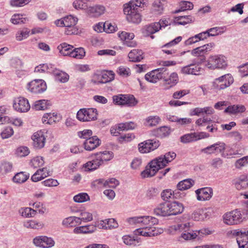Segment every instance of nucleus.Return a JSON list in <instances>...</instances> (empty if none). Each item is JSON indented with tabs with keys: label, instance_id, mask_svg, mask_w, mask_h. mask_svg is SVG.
I'll list each match as a JSON object with an SVG mask.
<instances>
[{
	"label": "nucleus",
	"instance_id": "obj_36",
	"mask_svg": "<svg viewBox=\"0 0 248 248\" xmlns=\"http://www.w3.org/2000/svg\"><path fill=\"white\" fill-rule=\"evenodd\" d=\"M195 184L194 181L191 179H186L178 183L177 187L178 190L183 191L191 187Z\"/></svg>",
	"mask_w": 248,
	"mask_h": 248
},
{
	"label": "nucleus",
	"instance_id": "obj_54",
	"mask_svg": "<svg viewBox=\"0 0 248 248\" xmlns=\"http://www.w3.org/2000/svg\"><path fill=\"white\" fill-rule=\"evenodd\" d=\"M45 162L41 156H37L33 158L30 162V165L34 168H37L42 166Z\"/></svg>",
	"mask_w": 248,
	"mask_h": 248
},
{
	"label": "nucleus",
	"instance_id": "obj_7",
	"mask_svg": "<svg viewBox=\"0 0 248 248\" xmlns=\"http://www.w3.org/2000/svg\"><path fill=\"white\" fill-rule=\"evenodd\" d=\"M233 82V78L230 74H227L215 79L214 86L219 89L229 87Z\"/></svg>",
	"mask_w": 248,
	"mask_h": 248
},
{
	"label": "nucleus",
	"instance_id": "obj_24",
	"mask_svg": "<svg viewBox=\"0 0 248 248\" xmlns=\"http://www.w3.org/2000/svg\"><path fill=\"white\" fill-rule=\"evenodd\" d=\"M49 175V172L46 168L38 170L31 176V179L33 182H36L40 181Z\"/></svg>",
	"mask_w": 248,
	"mask_h": 248
},
{
	"label": "nucleus",
	"instance_id": "obj_46",
	"mask_svg": "<svg viewBox=\"0 0 248 248\" xmlns=\"http://www.w3.org/2000/svg\"><path fill=\"white\" fill-rule=\"evenodd\" d=\"M89 2V0H75L73 3V5L77 10H84L88 8Z\"/></svg>",
	"mask_w": 248,
	"mask_h": 248
},
{
	"label": "nucleus",
	"instance_id": "obj_45",
	"mask_svg": "<svg viewBox=\"0 0 248 248\" xmlns=\"http://www.w3.org/2000/svg\"><path fill=\"white\" fill-rule=\"evenodd\" d=\"M194 18L191 16H180L175 18V22L178 25H185L193 21Z\"/></svg>",
	"mask_w": 248,
	"mask_h": 248
},
{
	"label": "nucleus",
	"instance_id": "obj_38",
	"mask_svg": "<svg viewBox=\"0 0 248 248\" xmlns=\"http://www.w3.org/2000/svg\"><path fill=\"white\" fill-rule=\"evenodd\" d=\"M30 174L24 172L17 173L13 177V181L16 183L22 184L25 182L29 178Z\"/></svg>",
	"mask_w": 248,
	"mask_h": 248
},
{
	"label": "nucleus",
	"instance_id": "obj_20",
	"mask_svg": "<svg viewBox=\"0 0 248 248\" xmlns=\"http://www.w3.org/2000/svg\"><path fill=\"white\" fill-rule=\"evenodd\" d=\"M101 142V140L96 136H94L86 139L83 145L86 150L91 151L99 146Z\"/></svg>",
	"mask_w": 248,
	"mask_h": 248
},
{
	"label": "nucleus",
	"instance_id": "obj_59",
	"mask_svg": "<svg viewBox=\"0 0 248 248\" xmlns=\"http://www.w3.org/2000/svg\"><path fill=\"white\" fill-rule=\"evenodd\" d=\"M24 225L26 228L34 229H38L42 227L41 223L32 220L25 222Z\"/></svg>",
	"mask_w": 248,
	"mask_h": 248
},
{
	"label": "nucleus",
	"instance_id": "obj_19",
	"mask_svg": "<svg viewBox=\"0 0 248 248\" xmlns=\"http://www.w3.org/2000/svg\"><path fill=\"white\" fill-rule=\"evenodd\" d=\"M225 149V144L218 142L202 149V152L206 154L221 153Z\"/></svg>",
	"mask_w": 248,
	"mask_h": 248
},
{
	"label": "nucleus",
	"instance_id": "obj_41",
	"mask_svg": "<svg viewBox=\"0 0 248 248\" xmlns=\"http://www.w3.org/2000/svg\"><path fill=\"white\" fill-rule=\"evenodd\" d=\"M19 213L23 217H31L36 215V211L30 207H24L19 209Z\"/></svg>",
	"mask_w": 248,
	"mask_h": 248
},
{
	"label": "nucleus",
	"instance_id": "obj_35",
	"mask_svg": "<svg viewBox=\"0 0 248 248\" xmlns=\"http://www.w3.org/2000/svg\"><path fill=\"white\" fill-rule=\"evenodd\" d=\"M78 217H69L64 218L62 221V225L66 227H73L79 224Z\"/></svg>",
	"mask_w": 248,
	"mask_h": 248
},
{
	"label": "nucleus",
	"instance_id": "obj_52",
	"mask_svg": "<svg viewBox=\"0 0 248 248\" xmlns=\"http://www.w3.org/2000/svg\"><path fill=\"white\" fill-rule=\"evenodd\" d=\"M161 121L158 116H151L146 119V125L150 126H154L158 124Z\"/></svg>",
	"mask_w": 248,
	"mask_h": 248
},
{
	"label": "nucleus",
	"instance_id": "obj_17",
	"mask_svg": "<svg viewBox=\"0 0 248 248\" xmlns=\"http://www.w3.org/2000/svg\"><path fill=\"white\" fill-rule=\"evenodd\" d=\"M197 199L199 201L209 200L213 195V190L211 188L206 187L197 189L195 191Z\"/></svg>",
	"mask_w": 248,
	"mask_h": 248
},
{
	"label": "nucleus",
	"instance_id": "obj_1",
	"mask_svg": "<svg viewBox=\"0 0 248 248\" xmlns=\"http://www.w3.org/2000/svg\"><path fill=\"white\" fill-rule=\"evenodd\" d=\"M176 156V154L173 152H169L159 156L150 162L145 170L141 172V176L146 178L154 176L159 170L174 159Z\"/></svg>",
	"mask_w": 248,
	"mask_h": 248
},
{
	"label": "nucleus",
	"instance_id": "obj_61",
	"mask_svg": "<svg viewBox=\"0 0 248 248\" xmlns=\"http://www.w3.org/2000/svg\"><path fill=\"white\" fill-rule=\"evenodd\" d=\"M203 211L201 209H197L193 212L192 214V218L195 221L202 220L204 218Z\"/></svg>",
	"mask_w": 248,
	"mask_h": 248
},
{
	"label": "nucleus",
	"instance_id": "obj_57",
	"mask_svg": "<svg viewBox=\"0 0 248 248\" xmlns=\"http://www.w3.org/2000/svg\"><path fill=\"white\" fill-rule=\"evenodd\" d=\"M76 202H83L90 200L89 195L86 193H80L75 195L73 198Z\"/></svg>",
	"mask_w": 248,
	"mask_h": 248
},
{
	"label": "nucleus",
	"instance_id": "obj_58",
	"mask_svg": "<svg viewBox=\"0 0 248 248\" xmlns=\"http://www.w3.org/2000/svg\"><path fill=\"white\" fill-rule=\"evenodd\" d=\"M79 222L80 224L81 222H87L93 220V215L91 213L86 212H82L80 213V217H79Z\"/></svg>",
	"mask_w": 248,
	"mask_h": 248
},
{
	"label": "nucleus",
	"instance_id": "obj_63",
	"mask_svg": "<svg viewBox=\"0 0 248 248\" xmlns=\"http://www.w3.org/2000/svg\"><path fill=\"white\" fill-rule=\"evenodd\" d=\"M93 132L90 129H84L78 132V136L81 139H88L92 137Z\"/></svg>",
	"mask_w": 248,
	"mask_h": 248
},
{
	"label": "nucleus",
	"instance_id": "obj_2",
	"mask_svg": "<svg viewBox=\"0 0 248 248\" xmlns=\"http://www.w3.org/2000/svg\"><path fill=\"white\" fill-rule=\"evenodd\" d=\"M97 110L95 108H83L77 113V119L81 122L94 121L97 119Z\"/></svg>",
	"mask_w": 248,
	"mask_h": 248
},
{
	"label": "nucleus",
	"instance_id": "obj_11",
	"mask_svg": "<svg viewBox=\"0 0 248 248\" xmlns=\"http://www.w3.org/2000/svg\"><path fill=\"white\" fill-rule=\"evenodd\" d=\"M64 27H67L65 31L67 35H71L77 33V30L74 28L78 22V18L71 15L63 17Z\"/></svg>",
	"mask_w": 248,
	"mask_h": 248
},
{
	"label": "nucleus",
	"instance_id": "obj_48",
	"mask_svg": "<svg viewBox=\"0 0 248 248\" xmlns=\"http://www.w3.org/2000/svg\"><path fill=\"white\" fill-rule=\"evenodd\" d=\"M56 72L54 75L56 80L62 83L66 82L68 80L69 75L67 73L59 69L57 71H56Z\"/></svg>",
	"mask_w": 248,
	"mask_h": 248
},
{
	"label": "nucleus",
	"instance_id": "obj_37",
	"mask_svg": "<svg viewBox=\"0 0 248 248\" xmlns=\"http://www.w3.org/2000/svg\"><path fill=\"white\" fill-rule=\"evenodd\" d=\"M114 74L112 71H106L103 73L99 78L98 83H106L114 79Z\"/></svg>",
	"mask_w": 248,
	"mask_h": 248
},
{
	"label": "nucleus",
	"instance_id": "obj_14",
	"mask_svg": "<svg viewBox=\"0 0 248 248\" xmlns=\"http://www.w3.org/2000/svg\"><path fill=\"white\" fill-rule=\"evenodd\" d=\"M13 107L15 110L20 112H27L31 108L28 100L23 97H19L14 100Z\"/></svg>",
	"mask_w": 248,
	"mask_h": 248
},
{
	"label": "nucleus",
	"instance_id": "obj_30",
	"mask_svg": "<svg viewBox=\"0 0 248 248\" xmlns=\"http://www.w3.org/2000/svg\"><path fill=\"white\" fill-rule=\"evenodd\" d=\"M105 8L101 5H96L90 7L89 9V13L91 16L93 17H98L104 14Z\"/></svg>",
	"mask_w": 248,
	"mask_h": 248
},
{
	"label": "nucleus",
	"instance_id": "obj_49",
	"mask_svg": "<svg viewBox=\"0 0 248 248\" xmlns=\"http://www.w3.org/2000/svg\"><path fill=\"white\" fill-rule=\"evenodd\" d=\"M85 55L84 49L82 47H79L72 49L71 52V57L76 59H82Z\"/></svg>",
	"mask_w": 248,
	"mask_h": 248
},
{
	"label": "nucleus",
	"instance_id": "obj_23",
	"mask_svg": "<svg viewBox=\"0 0 248 248\" xmlns=\"http://www.w3.org/2000/svg\"><path fill=\"white\" fill-rule=\"evenodd\" d=\"M168 202H164L159 204L154 209V213L158 216H169L170 215Z\"/></svg>",
	"mask_w": 248,
	"mask_h": 248
},
{
	"label": "nucleus",
	"instance_id": "obj_47",
	"mask_svg": "<svg viewBox=\"0 0 248 248\" xmlns=\"http://www.w3.org/2000/svg\"><path fill=\"white\" fill-rule=\"evenodd\" d=\"M138 5L134 2H129L128 3L124 4L123 9L124 14L127 16L136 9V7Z\"/></svg>",
	"mask_w": 248,
	"mask_h": 248
},
{
	"label": "nucleus",
	"instance_id": "obj_5",
	"mask_svg": "<svg viewBox=\"0 0 248 248\" xmlns=\"http://www.w3.org/2000/svg\"><path fill=\"white\" fill-rule=\"evenodd\" d=\"M113 103L118 105H127L129 107L135 106L137 101L132 95L118 94L113 96Z\"/></svg>",
	"mask_w": 248,
	"mask_h": 248
},
{
	"label": "nucleus",
	"instance_id": "obj_42",
	"mask_svg": "<svg viewBox=\"0 0 248 248\" xmlns=\"http://www.w3.org/2000/svg\"><path fill=\"white\" fill-rule=\"evenodd\" d=\"M10 21L14 24H21L26 23L28 19L22 15L15 14L12 16Z\"/></svg>",
	"mask_w": 248,
	"mask_h": 248
},
{
	"label": "nucleus",
	"instance_id": "obj_44",
	"mask_svg": "<svg viewBox=\"0 0 248 248\" xmlns=\"http://www.w3.org/2000/svg\"><path fill=\"white\" fill-rule=\"evenodd\" d=\"M127 20L130 22L134 23H139L141 21V16L137 11V8L133 13L126 16Z\"/></svg>",
	"mask_w": 248,
	"mask_h": 248
},
{
	"label": "nucleus",
	"instance_id": "obj_34",
	"mask_svg": "<svg viewBox=\"0 0 248 248\" xmlns=\"http://www.w3.org/2000/svg\"><path fill=\"white\" fill-rule=\"evenodd\" d=\"M158 70L156 69L147 73L145 75V79L151 83H155L160 80Z\"/></svg>",
	"mask_w": 248,
	"mask_h": 248
},
{
	"label": "nucleus",
	"instance_id": "obj_50",
	"mask_svg": "<svg viewBox=\"0 0 248 248\" xmlns=\"http://www.w3.org/2000/svg\"><path fill=\"white\" fill-rule=\"evenodd\" d=\"M30 32V31L27 29L18 31L16 34V39L18 41L25 39L29 37Z\"/></svg>",
	"mask_w": 248,
	"mask_h": 248
},
{
	"label": "nucleus",
	"instance_id": "obj_53",
	"mask_svg": "<svg viewBox=\"0 0 248 248\" xmlns=\"http://www.w3.org/2000/svg\"><path fill=\"white\" fill-rule=\"evenodd\" d=\"M178 81V75L175 72H173L169 75V77L165 79L166 84L170 85V86L175 85Z\"/></svg>",
	"mask_w": 248,
	"mask_h": 248
},
{
	"label": "nucleus",
	"instance_id": "obj_39",
	"mask_svg": "<svg viewBox=\"0 0 248 248\" xmlns=\"http://www.w3.org/2000/svg\"><path fill=\"white\" fill-rule=\"evenodd\" d=\"M124 243L127 245H137L139 242V237L137 235H124L122 238Z\"/></svg>",
	"mask_w": 248,
	"mask_h": 248
},
{
	"label": "nucleus",
	"instance_id": "obj_21",
	"mask_svg": "<svg viewBox=\"0 0 248 248\" xmlns=\"http://www.w3.org/2000/svg\"><path fill=\"white\" fill-rule=\"evenodd\" d=\"M118 34L120 39L124 41V44L127 46L134 47L136 46V43L132 41L135 36L133 33L122 31Z\"/></svg>",
	"mask_w": 248,
	"mask_h": 248
},
{
	"label": "nucleus",
	"instance_id": "obj_25",
	"mask_svg": "<svg viewBox=\"0 0 248 248\" xmlns=\"http://www.w3.org/2000/svg\"><path fill=\"white\" fill-rule=\"evenodd\" d=\"M166 4V0H155L152 5L153 12L156 15L162 14L164 9V6Z\"/></svg>",
	"mask_w": 248,
	"mask_h": 248
},
{
	"label": "nucleus",
	"instance_id": "obj_62",
	"mask_svg": "<svg viewBox=\"0 0 248 248\" xmlns=\"http://www.w3.org/2000/svg\"><path fill=\"white\" fill-rule=\"evenodd\" d=\"M147 140V145L148 146V147H150V149H149V153L157 149L160 145L159 142L157 140Z\"/></svg>",
	"mask_w": 248,
	"mask_h": 248
},
{
	"label": "nucleus",
	"instance_id": "obj_29",
	"mask_svg": "<svg viewBox=\"0 0 248 248\" xmlns=\"http://www.w3.org/2000/svg\"><path fill=\"white\" fill-rule=\"evenodd\" d=\"M95 155L100 161L102 165L104 161L111 160L113 157V153L111 151H105L96 153Z\"/></svg>",
	"mask_w": 248,
	"mask_h": 248
},
{
	"label": "nucleus",
	"instance_id": "obj_10",
	"mask_svg": "<svg viewBox=\"0 0 248 248\" xmlns=\"http://www.w3.org/2000/svg\"><path fill=\"white\" fill-rule=\"evenodd\" d=\"M232 234L237 237L239 248H248V231L235 230L232 231Z\"/></svg>",
	"mask_w": 248,
	"mask_h": 248
},
{
	"label": "nucleus",
	"instance_id": "obj_27",
	"mask_svg": "<svg viewBox=\"0 0 248 248\" xmlns=\"http://www.w3.org/2000/svg\"><path fill=\"white\" fill-rule=\"evenodd\" d=\"M143 52L141 50L133 49L128 54L130 61L133 62H139L143 59Z\"/></svg>",
	"mask_w": 248,
	"mask_h": 248
},
{
	"label": "nucleus",
	"instance_id": "obj_55",
	"mask_svg": "<svg viewBox=\"0 0 248 248\" xmlns=\"http://www.w3.org/2000/svg\"><path fill=\"white\" fill-rule=\"evenodd\" d=\"M193 8V4L189 1H183L180 3V9L176 10L175 13H178L181 11L191 10Z\"/></svg>",
	"mask_w": 248,
	"mask_h": 248
},
{
	"label": "nucleus",
	"instance_id": "obj_60",
	"mask_svg": "<svg viewBox=\"0 0 248 248\" xmlns=\"http://www.w3.org/2000/svg\"><path fill=\"white\" fill-rule=\"evenodd\" d=\"M119 184L118 180L115 178H112L105 181L104 183V187H109L115 188Z\"/></svg>",
	"mask_w": 248,
	"mask_h": 248
},
{
	"label": "nucleus",
	"instance_id": "obj_15",
	"mask_svg": "<svg viewBox=\"0 0 248 248\" xmlns=\"http://www.w3.org/2000/svg\"><path fill=\"white\" fill-rule=\"evenodd\" d=\"M33 244L37 247L42 248H49L54 245V241L50 237L39 236L33 239Z\"/></svg>",
	"mask_w": 248,
	"mask_h": 248
},
{
	"label": "nucleus",
	"instance_id": "obj_40",
	"mask_svg": "<svg viewBox=\"0 0 248 248\" xmlns=\"http://www.w3.org/2000/svg\"><path fill=\"white\" fill-rule=\"evenodd\" d=\"M57 114L55 113H45L42 119L43 123L52 124L55 122L57 120Z\"/></svg>",
	"mask_w": 248,
	"mask_h": 248
},
{
	"label": "nucleus",
	"instance_id": "obj_28",
	"mask_svg": "<svg viewBox=\"0 0 248 248\" xmlns=\"http://www.w3.org/2000/svg\"><path fill=\"white\" fill-rule=\"evenodd\" d=\"M96 230V226L90 224L86 226H82L76 227L74 229L75 233H92Z\"/></svg>",
	"mask_w": 248,
	"mask_h": 248
},
{
	"label": "nucleus",
	"instance_id": "obj_3",
	"mask_svg": "<svg viewBox=\"0 0 248 248\" xmlns=\"http://www.w3.org/2000/svg\"><path fill=\"white\" fill-rule=\"evenodd\" d=\"M227 63L226 58L223 56H211L209 57L205 66L210 69H224L226 67Z\"/></svg>",
	"mask_w": 248,
	"mask_h": 248
},
{
	"label": "nucleus",
	"instance_id": "obj_9",
	"mask_svg": "<svg viewBox=\"0 0 248 248\" xmlns=\"http://www.w3.org/2000/svg\"><path fill=\"white\" fill-rule=\"evenodd\" d=\"M28 89L34 93H41L46 89V85L42 79H35L28 84Z\"/></svg>",
	"mask_w": 248,
	"mask_h": 248
},
{
	"label": "nucleus",
	"instance_id": "obj_8",
	"mask_svg": "<svg viewBox=\"0 0 248 248\" xmlns=\"http://www.w3.org/2000/svg\"><path fill=\"white\" fill-rule=\"evenodd\" d=\"M214 46V43H210L193 49L191 51V53L194 56L201 57V62L200 63H202L205 60V57L203 56L204 54L210 51Z\"/></svg>",
	"mask_w": 248,
	"mask_h": 248
},
{
	"label": "nucleus",
	"instance_id": "obj_12",
	"mask_svg": "<svg viewBox=\"0 0 248 248\" xmlns=\"http://www.w3.org/2000/svg\"><path fill=\"white\" fill-rule=\"evenodd\" d=\"M179 229L183 231L181 237L186 240H190L194 239L198 236L196 231H194L190 229V223L188 222L185 224L178 225Z\"/></svg>",
	"mask_w": 248,
	"mask_h": 248
},
{
	"label": "nucleus",
	"instance_id": "obj_18",
	"mask_svg": "<svg viewBox=\"0 0 248 248\" xmlns=\"http://www.w3.org/2000/svg\"><path fill=\"white\" fill-rule=\"evenodd\" d=\"M33 141V145L36 149H41L45 146L46 138L43 132L38 131L33 134L31 137Z\"/></svg>",
	"mask_w": 248,
	"mask_h": 248
},
{
	"label": "nucleus",
	"instance_id": "obj_4",
	"mask_svg": "<svg viewBox=\"0 0 248 248\" xmlns=\"http://www.w3.org/2000/svg\"><path fill=\"white\" fill-rule=\"evenodd\" d=\"M243 218L242 212L238 209L227 212L223 215L224 223L229 225L239 224L242 221Z\"/></svg>",
	"mask_w": 248,
	"mask_h": 248
},
{
	"label": "nucleus",
	"instance_id": "obj_26",
	"mask_svg": "<svg viewBox=\"0 0 248 248\" xmlns=\"http://www.w3.org/2000/svg\"><path fill=\"white\" fill-rule=\"evenodd\" d=\"M51 105L47 100H40L34 102L32 106V108L36 110L47 109Z\"/></svg>",
	"mask_w": 248,
	"mask_h": 248
},
{
	"label": "nucleus",
	"instance_id": "obj_51",
	"mask_svg": "<svg viewBox=\"0 0 248 248\" xmlns=\"http://www.w3.org/2000/svg\"><path fill=\"white\" fill-rule=\"evenodd\" d=\"M13 165L11 163L3 161L0 164V173L4 174L12 171Z\"/></svg>",
	"mask_w": 248,
	"mask_h": 248
},
{
	"label": "nucleus",
	"instance_id": "obj_13",
	"mask_svg": "<svg viewBox=\"0 0 248 248\" xmlns=\"http://www.w3.org/2000/svg\"><path fill=\"white\" fill-rule=\"evenodd\" d=\"M162 230L159 231L155 227H149V226L143 227L135 230L134 232L135 235H142L146 237H151L156 236L161 233Z\"/></svg>",
	"mask_w": 248,
	"mask_h": 248
},
{
	"label": "nucleus",
	"instance_id": "obj_33",
	"mask_svg": "<svg viewBox=\"0 0 248 248\" xmlns=\"http://www.w3.org/2000/svg\"><path fill=\"white\" fill-rule=\"evenodd\" d=\"M73 46L66 43H63L57 47L59 52L63 56H69L71 57V52L72 51Z\"/></svg>",
	"mask_w": 248,
	"mask_h": 248
},
{
	"label": "nucleus",
	"instance_id": "obj_16",
	"mask_svg": "<svg viewBox=\"0 0 248 248\" xmlns=\"http://www.w3.org/2000/svg\"><path fill=\"white\" fill-rule=\"evenodd\" d=\"M232 184L239 190L248 189V176L244 174L236 177L232 180Z\"/></svg>",
	"mask_w": 248,
	"mask_h": 248
},
{
	"label": "nucleus",
	"instance_id": "obj_56",
	"mask_svg": "<svg viewBox=\"0 0 248 248\" xmlns=\"http://www.w3.org/2000/svg\"><path fill=\"white\" fill-rule=\"evenodd\" d=\"M30 154V150L26 146H20L16 149V154L19 157H25Z\"/></svg>",
	"mask_w": 248,
	"mask_h": 248
},
{
	"label": "nucleus",
	"instance_id": "obj_22",
	"mask_svg": "<svg viewBox=\"0 0 248 248\" xmlns=\"http://www.w3.org/2000/svg\"><path fill=\"white\" fill-rule=\"evenodd\" d=\"M170 215H176L182 213L184 211V206L182 203L178 202H168Z\"/></svg>",
	"mask_w": 248,
	"mask_h": 248
},
{
	"label": "nucleus",
	"instance_id": "obj_31",
	"mask_svg": "<svg viewBox=\"0 0 248 248\" xmlns=\"http://www.w3.org/2000/svg\"><path fill=\"white\" fill-rule=\"evenodd\" d=\"M141 219L140 226L144 227H152V226L157 224L158 222L157 218L151 216H141Z\"/></svg>",
	"mask_w": 248,
	"mask_h": 248
},
{
	"label": "nucleus",
	"instance_id": "obj_32",
	"mask_svg": "<svg viewBox=\"0 0 248 248\" xmlns=\"http://www.w3.org/2000/svg\"><path fill=\"white\" fill-rule=\"evenodd\" d=\"M101 165H102V164L100 161H99L98 158L95 156L94 159L85 163L84 165V167L85 168L86 170L91 171L97 169Z\"/></svg>",
	"mask_w": 248,
	"mask_h": 248
},
{
	"label": "nucleus",
	"instance_id": "obj_64",
	"mask_svg": "<svg viewBox=\"0 0 248 248\" xmlns=\"http://www.w3.org/2000/svg\"><path fill=\"white\" fill-rule=\"evenodd\" d=\"M117 71L120 76L125 77L129 76L131 74L130 69L123 66H120Z\"/></svg>",
	"mask_w": 248,
	"mask_h": 248
},
{
	"label": "nucleus",
	"instance_id": "obj_43",
	"mask_svg": "<svg viewBox=\"0 0 248 248\" xmlns=\"http://www.w3.org/2000/svg\"><path fill=\"white\" fill-rule=\"evenodd\" d=\"M170 133V128L166 126L159 127L155 131V135L160 138H165L169 136Z\"/></svg>",
	"mask_w": 248,
	"mask_h": 248
},
{
	"label": "nucleus",
	"instance_id": "obj_6",
	"mask_svg": "<svg viewBox=\"0 0 248 248\" xmlns=\"http://www.w3.org/2000/svg\"><path fill=\"white\" fill-rule=\"evenodd\" d=\"M210 137L208 133L204 132H191L186 134L180 137V141L183 143L195 142L202 139Z\"/></svg>",
	"mask_w": 248,
	"mask_h": 248
}]
</instances>
